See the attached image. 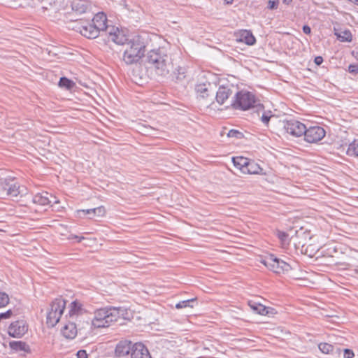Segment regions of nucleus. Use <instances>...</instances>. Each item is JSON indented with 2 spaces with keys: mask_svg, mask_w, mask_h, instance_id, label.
I'll use <instances>...</instances> for the list:
<instances>
[{
  "mask_svg": "<svg viewBox=\"0 0 358 358\" xmlns=\"http://www.w3.org/2000/svg\"><path fill=\"white\" fill-rule=\"evenodd\" d=\"M320 350L324 354H329L334 350V345L327 343H320L318 345Z\"/></svg>",
  "mask_w": 358,
  "mask_h": 358,
  "instance_id": "obj_35",
  "label": "nucleus"
},
{
  "mask_svg": "<svg viewBox=\"0 0 358 358\" xmlns=\"http://www.w3.org/2000/svg\"><path fill=\"white\" fill-rule=\"evenodd\" d=\"M146 62L153 66L158 76L166 77L169 73L170 58L164 47L155 48L148 52Z\"/></svg>",
  "mask_w": 358,
  "mask_h": 358,
  "instance_id": "obj_3",
  "label": "nucleus"
},
{
  "mask_svg": "<svg viewBox=\"0 0 358 358\" xmlns=\"http://www.w3.org/2000/svg\"><path fill=\"white\" fill-rule=\"evenodd\" d=\"M127 309L122 307L106 306L97 309L94 313L92 325L94 328H106L120 319H126Z\"/></svg>",
  "mask_w": 358,
  "mask_h": 358,
  "instance_id": "obj_1",
  "label": "nucleus"
},
{
  "mask_svg": "<svg viewBox=\"0 0 358 358\" xmlns=\"http://www.w3.org/2000/svg\"><path fill=\"white\" fill-rule=\"evenodd\" d=\"M273 117V113L271 110H266L264 106L250 108L249 113L248 112V122L252 124H257L258 122L268 127L271 118Z\"/></svg>",
  "mask_w": 358,
  "mask_h": 358,
  "instance_id": "obj_6",
  "label": "nucleus"
},
{
  "mask_svg": "<svg viewBox=\"0 0 358 358\" xmlns=\"http://www.w3.org/2000/svg\"><path fill=\"white\" fill-rule=\"evenodd\" d=\"M147 39L141 35L133 36L127 43L122 59L127 65L136 64L145 55Z\"/></svg>",
  "mask_w": 358,
  "mask_h": 358,
  "instance_id": "obj_2",
  "label": "nucleus"
},
{
  "mask_svg": "<svg viewBox=\"0 0 358 358\" xmlns=\"http://www.w3.org/2000/svg\"><path fill=\"white\" fill-rule=\"evenodd\" d=\"M236 41L246 43V30H242L241 38L239 39L236 38Z\"/></svg>",
  "mask_w": 358,
  "mask_h": 358,
  "instance_id": "obj_44",
  "label": "nucleus"
},
{
  "mask_svg": "<svg viewBox=\"0 0 358 358\" xmlns=\"http://www.w3.org/2000/svg\"><path fill=\"white\" fill-rule=\"evenodd\" d=\"M51 198L54 199L55 201H54V203H59V201L56 200V198L52 195H50Z\"/></svg>",
  "mask_w": 358,
  "mask_h": 358,
  "instance_id": "obj_50",
  "label": "nucleus"
},
{
  "mask_svg": "<svg viewBox=\"0 0 358 358\" xmlns=\"http://www.w3.org/2000/svg\"><path fill=\"white\" fill-rule=\"evenodd\" d=\"M344 358H353L355 357V354L353 351L350 349H345L343 352Z\"/></svg>",
  "mask_w": 358,
  "mask_h": 358,
  "instance_id": "obj_42",
  "label": "nucleus"
},
{
  "mask_svg": "<svg viewBox=\"0 0 358 358\" xmlns=\"http://www.w3.org/2000/svg\"><path fill=\"white\" fill-rule=\"evenodd\" d=\"M27 194V188L24 186L20 185L15 182L14 179L0 178V197L4 198L9 196L11 198L17 196H23Z\"/></svg>",
  "mask_w": 358,
  "mask_h": 358,
  "instance_id": "obj_4",
  "label": "nucleus"
},
{
  "mask_svg": "<svg viewBox=\"0 0 358 358\" xmlns=\"http://www.w3.org/2000/svg\"><path fill=\"white\" fill-rule=\"evenodd\" d=\"M247 264H251V262H249V260H247Z\"/></svg>",
  "mask_w": 358,
  "mask_h": 358,
  "instance_id": "obj_53",
  "label": "nucleus"
},
{
  "mask_svg": "<svg viewBox=\"0 0 358 358\" xmlns=\"http://www.w3.org/2000/svg\"><path fill=\"white\" fill-rule=\"evenodd\" d=\"M254 297L256 300L248 299V306L250 307V310L252 311L254 314L267 315L269 313H273V309L272 308L266 307L262 303L261 301L263 300L262 298L259 296Z\"/></svg>",
  "mask_w": 358,
  "mask_h": 358,
  "instance_id": "obj_11",
  "label": "nucleus"
},
{
  "mask_svg": "<svg viewBox=\"0 0 358 358\" xmlns=\"http://www.w3.org/2000/svg\"><path fill=\"white\" fill-rule=\"evenodd\" d=\"M13 315L12 310L9 309L5 313H0V320L8 319Z\"/></svg>",
  "mask_w": 358,
  "mask_h": 358,
  "instance_id": "obj_40",
  "label": "nucleus"
},
{
  "mask_svg": "<svg viewBox=\"0 0 358 358\" xmlns=\"http://www.w3.org/2000/svg\"><path fill=\"white\" fill-rule=\"evenodd\" d=\"M66 306L65 300L56 299L50 304V308L47 313L46 323L49 327H55L64 313Z\"/></svg>",
  "mask_w": 358,
  "mask_h": 358,
  "instance_id": "obj_7",
  "label": "nucleus"
},
{
  "mask_svg": "<svg viewBox=\"0 0 358 358\" xmlns=\"http://www.w3.org/2000/svg\"><path fill=\"white\" fill-rule=\"evenodd\" d=\"M264 106L262 101V96L259 94H256L253 92L248 91V110L250 108Z\"/></svg>",
  "mask_w": 358,
  "mask_h": 358,
  "instance_id": "obj_23",
  "label": "nucleus"
},
{
  "mask_svg": "<svg viewBox=\"0 0 358 358\" xmlns=\"http://www.w3.org/2000/svg\"><path fill=\"white\" fill-rule=\"evenodd\" d=\"M227 136L230 138H236L237 139H241L244 137V134L238 130L231 129L229 131Z\"/></svg>",
  "mask_w": 358,
  "mask_h": 358,
  "instance_id": "obj_36",
  "label": "nucleus"
},
{
  "mask_svg": "<svg viewBox=\"0 0 358 358\" xmlns=\"http://www.w3.org/2000/svg\"><path fill=\"white\" fill-rule=\"evenodd\" d=\"M33 202L41 206H46L50 204L52 201L50 199L49 194L47 192H43L34 195Z\"/></svg>",
  "mask_w": 358,
  "mask_h": 358,
  "instance_id": "obj_26",
  "label": "nucleus"
},
{
  "mask_svg": "<svg viewBox=\"0 0 358 358\" xmlns=\"http://www.w3.org/2000/svg\"><path fill=\"white\" fill-rule=\"evenodd\" d=\"M314 62L317 65H320L323 62V58L321 56H317L315 58Z\"/></svg>",
  "mask_w": 358,
  "mask_h": 358,
  "instance_id": "obj_47",
  "label": "nucleus"
},
{
  "mask_svg": "<svg viewBox=\"0 0 358 358\" xmlns=\"http://www.w3.org/2000/svg\"><path fill=\"white\" fill-rule=\"evenodd\" d=\"M232 162L236 168L239 169L242 173H245L246 157L242 156L233 157Z\"/></svg>",
  "mask_w": 358,
  "mask_h": 358,
  "instance_id": "obj_28",
  "label": "nucleus"
},
{
  "mask_svg": "<svg viewBox=\"0 0 358 358\" xmlns=\"http://www.w3.org/2000/svg\"><path fill=\"white\" fill-rule=\"evenodd\" d=\"M306 126L304 124L295 120H288L284 125V129L286 132L294 137L303 136L306 131Z\"/></svg>",
  "mask_w": 358,
  "mask_h": 358,
  "instance_id": "obj_10",
  "label": "nucleus"
},
{
  "mask_svg": "<svg viewBox=\"0 0 358 358\" xmlns=\"http://www.w3.org/2000/svg\"><path fill=\"white\" fill-rule=\"evenodd\" d=\"M28 324L24 320H16L10 324L8 334L13 338H22L28 331Z\"/></svg>",
  "mask_w": 358,
  "mask_h": 358,
  "instance_id": "obj_9",
  "label": "nucleus"
},
{
  "mask_svg": "<svg viewBox=\"0 0 358 358\" xmlns=\"http://www.w3.org/2000/svg\"><path fill=\"white\" fill-rule=\"evenodd\" d=\"M230 106L235 110H246V93L243 91L237 92Z\"/></svg>",
  "mask_w": 358,
  "mask_h": 358,
  "instance_id": "obj_16",
  "label": "nucleus"
},
{
  "mask_svg": "<svg viewBox=\"0 0 358 358\" xmlns=\"http://www.w3.org/2000/svg\"><path fill=\"white\" fill-rule=\"evenodd\" d=\"M326 134L325 130L320 126H311L306 127V131L303 134L304 139L310 143H316L320 141Z\"/></svg>",
  "mask_w": 358,
  "mask_h": 358,
  "instance_id": "obj_8",
  "label": "nucleus"
},
{
  "mask_svg": "<svg viewBox=\"0 0 358 358\" xmlns=\"http://www.w3.org/2000/svg\"><path fill=\"white\" fill-rule=\"evenodd\" d=\"M292 1V0H282V3L286 5H289Z\"/></svg>",
  "mask_w": 358,
  "mask_h": 358,
  "instance_id": "obj_49",
  "label": "nucleus"
},
{
  "mask_svg": "<svg viewBox=\"0 0 358 358\" xmlns=\"http://www.w3.org/2000/svg\"><path fill=\"white\" fill-rule=\"evenodd\" d=\"M195 91L198 96L206 99L214 91V85L209 83H198L195 86Z\"/></svg>",
  "mask_w": 358,
  "mask_h": 358,
  "instance_id": "obj_18",
  "label": "nucleus"
},
{
  "mask_svg": "<svg viewBox=\"0 0 358 358\" xmlns=\"http://www.w3.org/2000/svg\"><path fill=\"white\" fill-rule=\"evenodd\" d=\"M92 23L97 29L99 34L106 32L108 34V30L112 26L108 24L106 15L103 12H99L95 14L92 20Z\"/></svg>",
  "mask_w": 358,
  "mask_h": 358,
  "instance_id": "obj_14",
  "label": "nucleus"
},
{
  "mask_svg": "<svg viewBox=\"0 0 358 358\" xmlns=\"http://www.w3.org/2000/svg\"><path fill=\"white\" fill-rule=\"evenodd\" d=\"M336 35L338 39L341 42H351L352 40V35L350 30H345Z\"/></svg>",
  "mask_w": 358,
  "mask_h": 358,
  "instance_id": "obj_33",
  "label": "nucleus"
},
{
  "mask_svg": "<svg viewBox=\"0 0 358 358\" xmlns=\"http://www.w3.org/2000/svg\"><path fill=\"white\" fill-rule=\"evenodd\" d=\"M77 358H87L88 355L85 350H80L77 352L76 354Z\"/></svg>",
  "mask_w": 358,
  "mask_h": 358,
  "instance_id": "obj_43",
  "label": "nucleus"
},
{
  "mask_svg": "<svg viewBox=\"0 0 358 358\" xmlns=\"http://www.w3.org/2000/svg\"><path fill=\"white\" fill-rule=\"evenodd\" d=\"M247 252H248V253H250V252H253V251L250 250L248 248Z\"/></svg>",
  "mask_w": 358,
  "mask_h": 358,
  "instance_id": "obj_52",
  "label": "nucleus"
},
{
  "mask_svg": "<svg viewBox=\"0 0 358 358\" xmlns=\"http://www.w3.org/2000/svg\"><path fill=\"white\" fill-rule=\"evenodd\" d=\"M196 299L192 298L187 300H184L182 301H179L176 304V308L177 309H182L185 308H193L194 306V303H196Z\"/></svg>",
  "mask_w": 358,
  "mask_h": 358,
  "instance_id": "obj_32",
  "label": "nucleus"
},
{
  "mask_svg": "<svg viewBox=\"0 0 358 358\" xmlns=\"http://www.w3.org/2000/svg\"><path fill=\"white\" fill-rule=\"evenodd\" d=\"M62 335L68 339H73L77 334L78 329L76 323L73 321H69L62 329Z\"/></svg>",
  "mask_w": 358,
  "mask_h": 358,
  "instance_id": "obj_24",
  "label": "nucleus"
},
{
  "mask_svg": "<svg viewBox=\"0 0 358 358\" xmlns=\"http://www.w3.org/2000/svg\"><path fill=\"white\" fill-rule=\"evenodd\" d=\"M131 357L152 358L148 348L142 343H136L132 345Z\"/></svg>",
  "mask_w": 358,
  "mask_h": 358,
  "instance_id": "obj_17",
  "label": "nucleus"
},
{
  "mask_svg": "<svg viewBox=\"0 0 358 358\" xmlns=\"http://www.w3.org/2000/svg\"><path fill=\"white\" fill-rule=\"evenodd\" d=\"M132 343L128 341H122L118 343L116 345L115 353L118 357H122L125 355H128L129 352L131 353L132 350Z\"/></svg>",
  "mask_w": 358,
  "mask_h": 358,
  "instance_id": "obj_22",
  "label": "nucleus"
},
{
  "mask_svg": "<svg viewBox=\"0 0 358 358\" xmlns=\"http://www.w3.org/2000/svg\"><path fill=\"white\" fill-rule=\"evenodd\" d=\"M248 174L264 175L265 173L257 162L248 158Z\"/></svg>",
  "mask_w": 358,
  "mask_h": 358,
  "instance_id": "obj_27",
  "label": "nucleus"
},
{
  "mask_svg": "<svg viewBox=\"0 0 358 358\" xmlns=\"http://www.w3.org/2000/svg\"><path fill=\"white\" fill-rule=\"evenodd\" d=\"M232 90L229 86L221 85L216 92L215 100L219 105H223L232 94Z\"/></svg>",
  "mask_w": 358,
  "mask_h": 358,
  "instance_id": "obj_20",
  "label": "nucleus"
},
{
  "mask_svg": "<svg viewBox=\"0 0 358 358\" xmlns=\"http://www.w3.org/2000/svg\"><path fill=\"white\" fill-rule=\"evenodd\" d=\"M186 76V69L185 67L178 66L173 71V79L176 82L182 81Z\"/></svg>",
  "mask_w": 358,
  "mask_h": 358,
  "instance_id": "obj_31",
  "label": "nucleus"
},
{
  "mask_svg": "<svg viewBox=\"0 0 358 358\" xmlns=\"http://www.w3.org/2000/svg\"><path fill=\"white\" fill-rule=\"evenodd\" d=\"M108 34L110 40L118 45H126L130 40L122 30H120L118 27L114 26L110 28Z\"/></svg>",
  "mask_w": 358,
  "mask_h": 358,
  "instance_id": "obj_15",
  "label": "nucleus"
},
{
  "mask_svg": "<svg viewBox=\"0 0 358 358\" xmlns=\"http://www.w3.org/2000/svg\"><path fill=\"white\" fill-rule=\"evenodd\" d=\"M276 235L280 239L283 248L287 246L289 244L290 241L289 235L286 232L278 230L276 231Z\"/></svg>",
  "mask_w": 358,
  "mask_h": 358,
  "instance_id": "obj_34",
  "label": "nucleus"
},
{
  "mask_svg": "<svg viewBox=\"0 0 358 358\" xmlns=\"http://www.w3.org/2000/svg\"><path fill=\"white\" fill-rule=\"evenodd\" d=\"M259 262L275 273L280 274L291 270V266L273 254L266 257L259 256Z\"/></svg>",
  "mask_w": 358,
  "mask_h": 358,
  "instance_id": "obj_5",
  "label": "nucleus"
},
{
  "mask_svg": "<svg viewBox=\"0 0 358 358\" xmlns=\"http://www.w3.org/2000/svg\"><path fill=\"white\" fill-rule=\"evenodd\" d=\"M353 3H355V4H357V5H358V0H354V2H353Z\"/></svg>",
  "mask_w": 358,
  "mask_h": 358,
  "instance_id": "obj_51",
  "label": "nucleus"
},
{
  "mask_svg": "<svg viewBox=\"0 0 358 358\" xmlns=\"http://www.w3.org/2000/svg\"><path fill=\"white\" fill-rule=\"evenodd\" d=\"M346 153L348 156L358 157V139L349 144Z\"/></svg>",
  "mask_w": 358,
  "mask_h": 358,
  "instance_id": "obj_30",
  "label": "nucleus"
},
{
  "mask_svg": "<svg viewBox=\"0 0 358 358\" xmlns=\"http://www.w3.org/2000/svg\"><path fill=\"white\" fill-rule=\"evenodd\" d=\"M302 29L306 34H310L311 32V29L308 25H303Z\"/></svg>",
  "mask_w": 358,
  "mask_h": 358,
  "instance_id": "obj_46",
  "label": "nucleus"
},
{
  "mask_svg": "<svg viewBox=\"0 0 358 358\" xmlns=\"http://www.w3.org/2000/svg\"><path fill=\"white\" fill-rule=\"evenodd\" d=\"M279 3V0H269L268 3V8L271 10L276 9Z\"/></svg>",
  "mask_w": 358,
  "mask_h": 358,
  "instance_id": "obj_39",
  "label": "nucleus"
},
{
  "mask_svg": "<svg viewBox=\"0 0 358 358\" xmlns=\"http://www.w3.org/2000/svg\"><path fill=\"white\" fill-rule=\"evenodd\" d=\"M349 73L356 75L358 73V64H350L348 66Z\"/></svg>",
  "mask_w": 358,
  "mask_h": 358,
  "instance_id": "obj_41",
  "label": "nucleus"
},
{
  "mask_svg": "<svg viewBox=\"0 0 358 358\" xmlns=\"http://www.w3.org/2000/svg\"><path fill=\"white\" fill-rule=\"evenodd\" d=\"M86 310L83 308V305L78 300L72 301L69 306V315L72 320H76L79 316L85 313Z\"/></svg>",
  "mask_w": 358,
  "mask_h": 358,
  "instance_id": "obj_19",
  "label": "nucleus"
},
{
  "mask_svg": "<svg viewBox=\"0 0 358 358\" xmlns=\"http://www.w3.org/2000/svg\"><path fill=\"white\" fill-rule=\"evenodd\" d=\"M9 303V297L5 292H0V308L6 306Z\"/></svg>",
  "mask_w": 358,
  "mask_h": 358,
  "instance_id": "obj_37",
  "label": "nucleus"
},
{
  "mask_svg": "<svg viewBox=\"0 0 358 358\" xmlns=\"http://www.w3.org/2000/svg\"><path fill=\"white\" fill-rule=\"evenodd\" d=\"M10 348L17 352L29 353L31 352L30 347L25 342L13 341L9 343Z\"/></svg>",
  "mask_w": 358,
  "mask_h": 358,
  "instance_id": "obj_25",
  "label": "nucleus"
},
{
  "mask_svg": "<svg viewBox=\"0 0 358 358\" xmlns=\"http://www.w3.org/2000/svg\"><path fill=\"white\" fill-rule=\"evenodd\" d=\"M247 264H251V262H249V260H247Z\"/></svg>",
  "mask_w": 358,
  "mask_h": 358,
  "instance_id": "obj_55",
  "label": "nucleus"
},
{
  "mask_svg": "<svg viewBox=\"0 0 358 358\" xmlns=\"http://www.w3.org/2000/svg\"><path fill=\"white\" fill-rule=\"evenodd\" d=\"M252 342H255V341H254V340H252V339H250V338H248V341H247V343H248V348H252V347H253V346H254V345H250Z\"/></svg>",
  "mask_w": 358,
  "mask_h": 358,
  "instance_id": "obj_48",
  "label": "nucleus"
},
{
  "mask_svg": "<svg viewBox=\"0 0 358 358\" xmlns=\"http://www.w3.org/2000/svg\"><path fill=\"white\" fill-rule=\"evenodd\" d=\"M247 264H251V262H249V260H247Z\"/></svg>",
  "mask_w": 358,
  "mask_h": 358,
  "instance_id": "obj_54",
  "label": "nucleus"
},
{
  "mask_svg": "<svg viewBox=\"0 0 358 358\" xmlns=\"http://www.w3.org/2000/svg\"><path fill=\"white\" fill-rule=\"evenodd\" d=\"M92 2L90 0H71V8L76 15L92 12Z\"/></svg>",
  "mask_w": 358,
  "mask_h": 358,
  "instance_id": "obj_13",
  "label": "nucleus"
},
{
  "mask_svg": "<svg viewBox=\"0 0 358 358\" xmlns=\"http://www.w3.org/2000/svg\"><path fill=\"white\" fill-rule=\"evenodd\" d=\"M68 238L69 240L76 239L77 242L78 243L81 242L82 240L85 239L83 236H78L76 235H71Z\"/></svg>",
  "mask_w": 358,
  "mask_h": 358,
  "instance_id": "obj_45",
  "label": "nucleus"
},
{
  "mask_svg": "<svg viewBox=\"0 0 358 358\" xmlns=\"http://www.w3.org/2000/svg\"><path fill=\"white\" fill-rule=\"evenodd\" d=\"M79 217L88 216L90 219H92L94 217H102L105 215L106 210L103 206H99L97 208H90V209H82L76 211Z\"/></svg>",
  "mask_w": 358,
  "mask_h": 358,
  "instance_id": "obj_21",
  "label": "nucleus"
},
{
  "mask_svg": "<svg viewBox=\"0 0 358 358\" xmlns=\"http://www.w3.org/2000/svg\"><path fill=\"white\" fill-rule=\"evenodd\" d=\"M58 85L61 88L71 90L75 87L76 83L72 80H70L66 77H62L59 79Z\"/></svg>",
  "mask_w": 358,
  "mask_h": 358,
  "instance_id": "obj_29",
  "label": "nucleus"
},
{
  "mask_svg": "<svg viewBox=\"0 0 358 358\" xmlns=\"http://www.w3.org/2000/svg\"><path fill=\"white\" fill-rule=\"evenodd\" d=\"M255 43V37L250 30H248V45H253Z\"/></svg>",
  "mask_w": 358,
  "mask_h": 358,
  "instance_id": "obj_38",
  "label": "nucleus"
},
{
  "mask_svg": "<svg viewBox=\"0 0 358 358\" xmlns=\"http://www.w3.org/2000/svg\"><path fill=\"white\" fill-rule=\"evenodd\" d=\"M75 29L81 35L90 39L96 38L99 36L97 29L94 27L92 22H80L76 25Z\"/></svg>",
  "mask_w": 358,
  "mask_h": 358,
  "instance_id": "obj_12",
  "label": "nucleus"
}]
</instances>
